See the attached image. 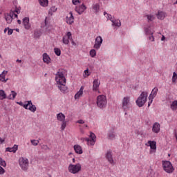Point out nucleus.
Returning a JSON list of instances; mask_svg holds the SVG:
<instances>
[{"label": "nucleus", "instance_id": "1", "mask_svg": "<svg viewBox=\"0 0 177 177\" xmlns=\"http://www.w3.org/2000/svg\"><path fill=\"white\" fill-rule=\"evenodd\" d=\"M55 77V81L58 84V88L62 93L68 92V88L66 86V77L63 72H57Z\"/></svg>", "mask_w": 177, "mask_h": 177}, {"label": "nucleus", "instance_id": "2", "mask_svg": "<svg viewBox=\"0 0 177 177\" xmlns=\"http://www.w3.org/2000/svg\"><path fill=\"white\" fill-rule=\"evenodd\" d=\"M149 96V94L146 91H142L140 94V95L138 97L137 100L136 101V103L138 107H143L145 106V104L147 102V97Z\"/></svg>", "mask_w": 177, "mask_h": 177}, {"label": "nucleus", "instance_id": "3", "mask_svg": "<svg viewBox=\"0 0 177 177\" xmlns=\"http://www.w3.org/2000/svg\"><path fill=\"white\" fill-rule=\"evenodd\" d=\"M97 106L100 109H104L107 106V98L106 95H100L97 96Z\"/></svg>", "mask_w": 177, "mask_h": 177}, {"label": "nucleus", "instance_id": "4", "mask_svg": "<svg viewBox=\"0 0 177 177\" xmlns=\"http://www.w3.org/2000/svg\"><path fill=\"white\" fill-rule=\"evenodd\" d=\"M122 109L123 111H129L131 110V97L127 96L122 100Z\"/></svg>", "mask_w": 177, "mask_h": 177}, {"label": "nucleus", "instance_id": "5", "mask_svg": "<svg viewBox=\"0 0 177 177\" xmlns=\"http://www.w3.org/2000/svg\"><path fill=\"white\" fill-rule=\"evenodd\" d=\"M162 167L163 169L167 174H172L174 172V166H172V163L168 160L162 161Z\"/></svg>", "mask_w": 177, "mask_h": 177}, {"label": "nucleus", "instance_id": "6", "mask_svg": "<svg viewBox=\"0 0 177 177\" xmlns=\"http://www.w3.org/2000/svg\"><path fill=\"white\" fill-rule=\"evenodd\" d=\"M81 164L77 163L76 165H69L68 166V171L71 172V174H78L80 171H81Z\"/></svg>", "mask_w": 177, "mask_h": 177}, {"label": "nucleus", "instance_id": "7", "mask_svg": "<svg viewBox=\"0 0 177 177\" xmlns=\"http://www.w3.org/2000/svg\"><path fill=\"white\" fill-rule=\"evenodd\" d=\"M19 165L23 171H27L28 168V159L21 158L19 159Z\"/></svg>", "mask_w": 177, "mask_h": 177}, {"label": "nucleus", "instance_id": "8", "mask_svg": "<svg viewBox=\"0 0 177 177\" xmlns=\"http://www.w3.org/2000/svg\"><path fill=\"white\" fill-rule=\"evenodd\" d=\"M157 92H158V88L155 87L152 89V91L149 96V100H151L150 102H148V107H150V104L153 103V99L157 96Z\"/></svg>", "mask_w": 177, "mask_h": 177}, {"label": "nucleus", "instance_id": "9", "mask_svg": "<svg viewBox=\"0 0 177 177\" xmlns=\"http://www.w3.org/2000/svg\"><path fill=\"white\" fill-rule=\"evenodd\" d=\"M15 15V12L12 10L10 11V13L4 14V17L8 24H10L13 21V16Z\"/></svg>", "mask_w": 177, "mask_h": 177}, {"label": "nucleus", "instance_id": "10", "mask_svg": "<svg viewBox=\"0 0 177 177\" xmlns=\"http://www.w3.org/2000/svg\"><path fill=\"white\" fill-rule=\"evenodd\" d=\"M90 138H83V140H86V142H91V146H93L95 145V142H96V135L93 133H90Z\"/></svg>", "mask_w": 177, "mask_h": 177}, {"label": "nucleus", "instance_id": "11", "mask_svg": "<svg viewBox=\"0 0 177 177\" xmlns=\"http://www.w3.org/2000/svg\"><path fill=\"white\" fill-rule=\"evenodd\" d=\"M102 44H103V39L100 36H97L95 39L94 48L95 49H100V46H102Z\"/></svg>", "mask_w": 177, "mask_h": 177}, {"label": "nucleus", "instance_id": "12", "mask_svg": "<svg viewBox=\"0 0 177 177\" xmlns=\"http://www.w3.org/2000/svg\"><path fill=\"white\" fill-rule=\"evenodd\" d=\"M22 24L24 26L26 30H30L31 28V24H30V18L29 17H24L22 19Z\"/></svg>", "mask_w": 177, "mask_h": 177}, {"label": "nucleus", "instance_id": "13", "mask_svg": "<svg viewBox=\"0 0 177 177\" xmlns=\"http://www.w3.org/2000/svg\"><path fill=\"white\" fill-rule=\"evenodd\" d=\"M106 158L108 160L109 162L111 164V165H115V162H114V160L113 159V154L111 151H108L106 154Z\"/></svg>", "mask_w": 177, "mask_h": 177}, {"label": "nucleus", "instance_id": "14", "mask_svg": "<svg viewBox=\"0 0 177 177\" xmlns=\"http://www.w3.org/2000/svg\"><path fill=\"white\" fill-rule=\"evenodd\" d=\"M107 136L109 140H114V139H115V132H114V128H111L108 131Z\"/></svg>", "mask_w": 177, "mask_h": 177}, {"label": "nucleus", "instance_id": "15", "mask_svg": "<svg viewBox=\"0 0 177 177\" xmlns=\"http://www.w3.org/2000/svg\"><path fill=\"white\" fill-rule=\"evenodd\" d=\"M86 10V6H85V5L84 4H82L75 8V11L77 12V13H78V15H82V13H84V11H85Z\"/></svg>", "mask_w": 177, "mask_h": 177}, {"label": "nucleus", "instance_id": "16", "mask_svg": "<svg viewBox=\"0 0 177 177\" xmlns=\"http://www.w3.org/2000/svg\"><path fill=\"white\" fill-rule=\"evenodd\" d=\"M70 39H71V32L67 33V36H64L62 39L63 44L68 45L70 44Z\"/></svg>", "mask_w": 177, "mask_h": 177}, {"label": "nucleus", "instance_id": "17", "mask_svg": "<svg viewBox=\"0 0 177 177\" xmlns=\"http://www.w3.org/2000/svg\"><path fill=\"white\" fill-rule=\"evenodd\" d=\"M70 17H66V23L67 24H73L74 23V16L73 15V12H69Z\"/></svg>", "mask_w": 177, "mask_h": 177}, {"label": "nucleus", "instance_id": "18", "mask_svg": "<svg viewBox=\"0 0 177 177\" xmlns=\"http://www.w3.org/2000/svg\"><path fill=\"white\" fill-rule=\"evenodd\" d=\"M19 149V146L17 145H15L13 147H7L6 149V151H9L10 153H16Z\"/></svg>", "mask_w": 177, "mask_h": 177}, {"label": "nucleus", "instance_id": "19", "mask_svg": "<svg viewBox=\"0 0 177 177\" xmlns=\"http://www.w3.org/2000/svg\"><path fill=\"white\" fill-rule=\"evenodd\" d=\"M160 126L159 123L155 122L152 127L153 132H154L155 133H158V132H160Z\"/></svg>", "mask_w": 177, "mask_h": 177}, {"label": "nucleus", "instance_id": "20", "mask_svg": "<svg viewBox=\"0 0 177 177\" xmlns=\"http://www.w3.org/2000/svg\"><path fill=\"white\" fill-rule=\"evenodd\" d=\"M100 86V82L97 79L94 80L93 82V90L97 91V88Z\"/></svg>", "mask_w": 177, "mask_h": 177}, {"label": "nucleus", "instance_id": "21", "mask_svg": "<svg viewBox=\"0 0 177 177\" xmlns=\"http://www.w3.org/2000/svg\"><path fill=\"white\" fill-rule=\"evenodd\" d=\"M43 62L46 63V64H49V63H50V57H49L46 53L43 54Z\"/></svg>", "mask_w": 177, "mask_h": 177}, {"label": "nucleus", "instance_id": "22", "mask_svg": "<svg viewBox=\"0 0 177 177\" xmlns=\"http://www.w3.org/2000/svg\"><path fill=\"white\" fill-rule=\"evenodd\" d=\"M74 150L77 154H82V147L81 146L78 145H74Z\"/></svg>", "mask_w": 177, "mask_h": 177}, {"label": "nucleus", "instance_id": "23", "mask_svg": "<svg viewBox=\"0 0 177 177\" xmlns=\"http://www.w3.org/2000/svg\"><path fill=\"white\" fill-rule=\"evenodd\" d=\"M57 120H58V121H61L62 122L63 121H65L66 115H64V114H63V113H59L57 114Z\"/></svg>", "mask_w": 177, "mask_h": 177}, {"label": "nucleus", "instance_id": "24", "mask_svg": "<svg viewBox=\"0 0 177 177\" xmlns=\"http://www.w3.org/2000/svg\"><path fill=\"white\" fill-rule=\"evenodd\" d=\"M16 96H17V93H16V91H12L11 94H10L9 96L7 97V99H9L10 100H15Z\"/></svg>", "mask_w": 177, "mask_h": 177}, {"label": "nucleus", "instance_id": "25", "mask_svg": "<svg viewBox=\"0 0 177 177\" xmlns=\"http://www.w3.org/2000/svg\"><path fill=\"white\" fill-rule=\"evenodd\" d=\"M156 16L159 20H164L165 19V13L162 11H158Z\"/></svg>", "mask_w": 177, "mask_h": 177}, {"label": "nucleus", "instance_id": "26", "mask_svg": "<svg viewBox=\"0 0 177 177\" xmlns=\"http://www.w3.org/2000/svg\"><path fill=\"white\" fill-rule=\"evenodd\" d=\"M84 93V87L82 86L80 91L75 95V99H80L81 95Z\"/></svg>", "mask_w": 177, "mask_h": 177}, {"label": "nucleus", "instance_id": "27", "mask_svg": "<svg viewBox=\"0 0 177 177\" xmlns=\"http://www.w3.org/2000/svg\"><path fill=\"white\" fill-rule=\"evenodd\" d=\"M8 97L6 96V93L5 91L0 90V100H3V99H6Z\"/></svg>", "mask_w": 177, "mask_h": 177}, {"label": "nucleus", "instance_id": "28", "mask_svg": "<svg viewBox=\"0 0 177 177\" xmlns=\"http://www.w3.org/2000/svg\"><path fill=\"white\" fill-rule=\"evenodd\" d=\"M112 26L115 27H121V21H117V20H111Z\"/></svg>", "mask_w": 177, "mask_h": 177}, {"label": "nucleus", "instance_id": "29", "mask_svg": "<svg viewBox=\"0 0 177 177\" xmlns=\"http://www.w3.org/2000/svg\"><path fill=\"white\" fill-rule=\"evenodd\" d=\"M149 146L151 150H156L157 149L156 141H149Z\"/></svg>", "mask_w": 177, "mask_h": 177}, {"label": "nucleus", "instance_id": "30", "mask_svg": "<svg viewBox=\"0 0 177 177\" xmlns=\"http://www.w3.org/2000/svg\"><path fill=\"white\" fill-rule=\"evenodd\" d=\"M171 110L175 111L177 109V100H174L170 105Z\"/></svg>", "mask_w": 177, "mask_h": 177}, {"label": "nucleus", "instance_id": "31", "mask_svg": "<svg viewBox=\"0 0 177 177\" xmlns=\"http://www.w3.org/2000/svg\"><path fill=\"white\" fill-rule=\"evenodd\" d=\"M93 9L95 13H97L100 9V5L99 3L94 4Z\"/></svg>", "mask_w": 177, "mask_h": 177}, {"label": "nucleus", "instance_id": "32", "mask_svg": "<svg viewBox=\"0 0 177 177\" xmlns=\"http://www.w3.org/2000/svg\"><path fill=\"white\" fill-rule=\"evenodd\" d=\"M56 10H57V8H56L55 6H52L48 11V15H50V16H52V15H53V13H55Z\"/></svg>", "mask_w": 177, "mask_h": 177}, {"label": "nucleus", "instance_id": "33", "mask_svg": "<svg viewBox=\"0 0 177 177\" xmlns=\"http://www.w3.org/2000/svg\"><path fill=\"white\" fill-rule=\"evenodd\" d=\"M28 110H30V111H32V113H35V111H37V106L32 104L29 105Z\"/></svg>", "mask_w": 177, "mask_h": 177}, {"label": "nucleus", "instance_id": "34", "mask_svg": "<svg viewBox=\"0 0 177 177\" xmlns=\"http://www.w3.org/2000/svg\"><path fill=\"white\" fill-rule=\"evenodd\" d=\"M39 2L41 6H43V7L48 6V0H39Z\"/></svg>", "mask_w": 177, "mask_h": 177}, {"label": "nucleus", "instance_id": "35", "mask_svg": "<svg viewBox=\"0 0 177 177\" xmlns=\"http://www.w3.org/2000/svg\"><path fill=\"white\" fill-rule=\"evenodd\" d=\"M42 35V32L41 30H35L34 32V37L35 38H39Z\"/></svg>", "mask_w": 177, "mask_h": 177}, {"label": "nucleus", "instance_id": "36", "mask_svg": "<svg viewBox=\"0 0 177 177\" xmlns=\"http://www.w3.org/2000/svg\"><path fill=\"white\" fill-rule=\"evenodd\" d=\"M31 104H32V102H31V100L26 102V104H24L22 107H24V109H26V110H28V106H31Z\"/></svg>", "mask_w": 177, "mask_h": 177}, {"label": "nucleus", "instance_id": "37", "mask_svg": "<svg viewBox=\"0 0 177 177\" xmlns=\"http://www.w3.org/2000/svg\"><path fill=\"white\" fill-rule=\"evenodd\" d=\"M146 35H153V32L150 30V28H145Z\"/></svg>", "mask_w": 177, "mask_h": 177}, {"label": "nucleus", "instance_id": "38", "mask_svg": "<svg viewBox=\"0 0 177 177\" xmlns=\"http://www.w3.org/2000/svg\"><path fill=\"white\" fill-rule=\"evenodd\" d=\"M54 52L57 56H60L62 55V50L58 48H55Z\"/></svg>", "mask_w": 177, "mask_h": 177}, {"label": "nucleus", "instance_id": "39", "mask_svg": "<svg viewBox=\"0 0 177 177\" xmlns=\"http://www.w3.org/2000/svg\"><path fill=\"white\" fill-rule=\"evenodd\" d=\"M30 143L32 145V146H38V143H39V140H31Z\"/></svg>", "mask_w": 177, "mask_h": 177}, {"label": "nucleus", "instance_id": "40", "mask_svg": "<svg viewBox=\"0 0 177 177\" xmlns=\"http://www.w3.org/2000/svg\"><path fill=\"white\" fill-rule=\"evenodd\" d=\"M67 126V122L64 120L62 123L61 129L62 131H64L66 129V127Z\"/></svg>", "mask_w": 177, "mask_h": 177}, {"label": "nucleus", "instance_id": "41", "mask_svg": "<svg viewBox=\"0 0 177 177\" xmlns=\"http://www.w3.org/2000/svg\"><path fill=\"white\" fill-rule=\"evenodd\" d=\"M90 56H91L92 57H95V56H96V50L95 49H92L90 50Z\"/></svg>", "mask_w": 177, "mask_h": 177}, {"label": "nucleus", "instance_id": "42", "mask_svg": "<svg viewBox=\"0 0 177 177\" xmlns=\"http://www.w3.org/2000/svg\"><path fill=\"white\" fill-rule=\"evenodd\" d=\"M0 165L1 167H6V162L2 159V158H0Z\"/></svg>", "mask_w": 177, "mask_h": 177}, {"label": "nucleus", "instance_id": "43", "mask_svg": "<svg viewBox=\"0 0 177 177\" xmlns=\"http://www.w3.org/2000/svg\"><path fill=\"white\" fill-rule=\"evenodd\" d=\"M0 81H1V82H6L8 79H5V75L0 74Z\"/></svg>", "mask_w": 177, "mask_h": 177}, {"label": "nucleus", "instance_id": "44", "mask_svg": "<svg viewBox=\"0 0 177 177\" xmlns=\"http://www.w3.org/2000/svg\"><path fill=\"white\" fill-rule=\"evenodd\" d=\"M176 80H177V74L175 72H174L173 77H172V82H176Z\"/></svg>", "mask_w": 177, "mask_h": 177}, {"label": "nucleus", "instance_id": "45", "mask_svg": "<svg viewBox=\"0 0 177 177\" xmlns=\"http://www.w3.org/2000/svg\"><path fill=\"white\" fill-rule=\"evenodd\" d=\"M147 18L148 21H153V20H154V16L153 15H147Z\"/></svg>", "mask_w": 177, "mask_h": 177}, {"label": "nucleus", "instance_id": "46", "mask_svg": "<svg viewBox=\"0 0 177 177\" xmlns=\"http://www.w3.org/2000/svg\"><path fill=\"white\" fill-rule=\"evenodd\" d=\"M41 149H42V150H50L49 147H48V145H41Z\"/></svg>", "mask_w": 177, "mask_h": 177}, {"label": "nucleus", "instance_id": "47", "mask_svg": "<svg viewBox=\"0 0 177 177\" xmlns=\"http://www.w3.org/2000/svg\"><path fill=\"white\" fill-rule=\"evenodd\" d=\"M84 74H85V75H87V77H89V75H91V72L89 71V69H86L85 71H84Z\"/></svg>", "mask_w": 177, "mask_h": 177}, {"label": "nucleus", "instance_id": "48", "mask_svg": "<svg viewBox=\"0 0 177 177\" xmlns=\"http://www.w3.org/2000/svg\"><path fill=\"white\" fill-rule=\"evenodd\" d=\"M72 3L73 5H77V3H81V2L80 1V0H72Z\"/></svg>", "mask_w": 177, "mask_h": 177}, {"label": "nucleus", "instance_id": "49", "mask_svg": "<svg viewBox=\"0 0 177 177\" xmlns=\"http://www.w3.org/2000/svg\"><path fill=\"white\" fill-rule=\"evenodd\" d=\"M149 41H151V42H154V36H153V35H149Z\"/></svg>", "mask_w": 177, "mask_h": 177}, {"label": "nucleus", "instance_id": "50", "mask_svg": "<svg viewBox=\"0 0 177 177\" xmlns=\"http://www.w3.org/2000/svg\"><path fill=\"white\" fill-rule=\"evenodd\" d=\"M4 174H5V169H3V167L0 166V175H3Z\"/></svg>", "mask_w": 177, "mask_h": 177}, {"label": "nucleus", "instance_id": "51", "mask_svg": "<svg viewBox=\"0 0 177 177\" xmlns=\"http://www.w3.org/2000/svg\"><path fill=\"white\" fill-rule=\"evenodd\" d=\"M12 34H13V30L9 28L8 31V35H12Z\"/></svg>", "mask_w": 177, "mask_h": 177}, {"label": "nucleus", "instance_id": "52", "mask_svg": "<svg viewBox=\"0 0 177 177\" xmlns=\"http://www.w3.org/2000/svg\"><path fill=\"white\" fill-rule=\"evenodd\" d=\"M77 124H85V121H84L83 120H79L77 121Z\"/></svg>", "mask_w": 177, "mask_h": 177}, {"label": "nucleus", "instance_id": "53", "mask_svg": "<svg viewBox=\"0 0 177 177\" xmlns=\"http://www.w3.org/2000/svg\"><path fill=\"white\" fill-rule=\"evenodd\" d=\"M12 12H14V13H17V15L20 14V10L19 8H16L15 11Z\"/></svg>", "mask_w": 177, "mask_h": 177}, {"label": "nucleus", "instance_id": "54", "mask_svg": "<svg viewBox=\"0 0 177 177\" xmlns=\"http://www.w3.org/2000/svg\"><path fill=\"white\" fill-rule=\"evenodd\" d=\"M6 74H8V71H3L1 73V75H3L4 76H6Z\"/></svg>", "mask_w": 177, "mask_h": 177}, {"label": "nucleus", "instance_id": "55", "mask_svg": "<svg viewBox=\"0 0 177 177\" xmlns=\"http://www.w3.org/2000/svg\"><path fill=\"white\" fill-rule=\"evenodd\" d=\"M3 142H5V139H2L1 138H0V143H1V145H2V143H3Z\"/></svg>", "mask_w": 177, "mask_h": 177}, {"label": "nucleus", "instance_id": "56", "mask_svg": "<svg viewBox=\"0 0 177 177\" xmlns=\"http://www.w3.org/2000/svg\"><path fill=\"white\" fill-rule=\"evenodd\" d=\"M106 16H107V19H111V15L110 14H106Z\"/></svg>", "mask_w": 177, "mask_h": 177}, {"label": "nucleus", "instance_id": "57", "mask_svg": "<svg viewBox=\"0 0 177 177\" xmlns=\"http://www.w3.org/2000/svg\"><path fill=\"white\" fill-rule=\"evenodd\" d=\"M72 42V45H75V42H74V40H73V37H71V39H70Z\"/></svg>", "mask_w": 177, "mask_h": 177}, {"label": "nucleus", "instance_id": "58", "mask_svg": "<svg viewBox=\"0 0 177 177\" xmlns=\"http://www.w3.org/2000/svg\"><path fill=\"white\" fill-rule=\"evenodd\" d=\"M18 103V104H19V106H24V104H23V102H17Z\"/></svg>", "mask_w": 177, "mask_h": 177}, {"label": "nucleus", "instance_id": "59", "mask_svg": "<svg viewBox=\"0 0 177 177\" xmlns=\"http://www.w3.org/2000/svg\"><path fill=\"white\" fill-rule=\"evenodd\" d=\"M165 36L162 35L161 38V41H165Z\"/></svg>", "mask_w": 177, "mask_h": 177}, {"label": "nucleus", "instance_id": "60", "mask_svg": "<svg viewBox=\"0 0 177 177\" xmlns=\"http://www.w3.org/2000/svg\"><path fill=\"white\" fill-rule=\"evenodd\" d=\"M8 30H9V27L6 28L4 29V32L6 33V31H8Z\"/></svg>", "mask_w": 177, "mask_h": 177}, {"label": "nucleus", "instance_id": "61", "mask_svg": "<svg viewBox=\"0 0 177 177\" xmlns=\"http://www.w3.org/2000/svg\"><path fill=\"white\" fill-rule=\"evenodd\" d=\"M17 23H18V24H21V20L18 19V20H17Z\"/></svg>", "mask_w": 177, "mask_h": 177}, {"label": "nucleus", "instance_id": "62", "mask_svg": "<svg viewBox=\"0 0 177 177\" xmlns=\"http://www.w3.org/2000/svg\"><path fill=\"white\" fill-rule=\"evenodd\" d=\"M13 16H15V17H16V19H17V17H19V16L17 15V14H15V12H14V15Z\"/></svg>", "mask_w": 177, "mask_h": 177}, {"label": "nucleus", "instance_id": "63", "mask_svg": "<svg viewBox=\"0 0 177 177\" xmlns=\"http://www.w3.org/2000/svg\"><path fill=\"white\" fill-rule=\"evenodd\" d=\"M17 62L18 63H21V59H17Z\"/></svg>", "mask_w": 177, "mask_h": 177}, {"label": "nucleus", "instance_id": "64", "mask_svg": "<svg viewBox=\"0 0 177 177\" xmlns=\"http://www.w3.org/2000/svg\"><path fill=\"white\" fill-rule=\"evenodd\" d=\"M106 15H107L108 14H107V12H104V15L106 16Z\"/></svg>", "mask_w": 177, "mask_h": 177}]
</instances>
